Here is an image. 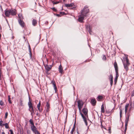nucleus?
<instances>
[{
  "label": "nucleus",
  "instance_id": "obj_1",
  "mask_svg": "<svg viewBox=\"0 0 134 134\" xmlns=\"http://www.w3.org/2000/svg\"><path fill=\"white\" fill-rule=\"evenodd\" d=\"M88 7L87 6H85L84 7L83 9L81 10V13L85 15V16H86L87 14L89 12V10L87 9Z\"/></svg>",
  "mask_w": 134,
  "mask_h": 134
},
{
  "label": "nucleus",
  "instance_id": "obj_2",
  "mask_svg": "<svg viewBox=\"0 0 134 134\" xmlns=\"http://www.w3.org/2000/svg\"><path fill=\"white\" fill-rule=\"evenodd\" d=\"M83 13H81L80 15L78 16V21L80 23H82L83 22V20L84 19L85 17L86 16H85V15L83 14Z\"/></svg>",
  "mask_w": 134,
  "mask_h": 134
},
{
  "label": "nucleus",
  "instance_id": "obj_3",
  "mask_svg": "<svg viewBox=\"0 0 134 134\" xmlns=\"http://www.w3.org/2000/svg\"><path fill=\"white\" fill-rule=\"evenodd\" d=\"M78 106L80 111H81V109L83 106V103L82 100H79L77 101Z\"/></svg>",
  "mask_w": 134,
  "mask_h": 134
},
{
  "label": "nucleus",
  "instance_id": "obj_4",
  "mask_svg": "<svg viewBox=\"0 0 134 134\" xmlns=\"http://www.w3.org/2000/svg\"><path fill=\"white\" fill-rule=\"evenodd\" d=\"M31 129L35 134H40V133L37 130V129L35 126H31Z\"/></svg>",
  "mask_w": 134,
  "mask_h": 134
},
{
  "label": "nucleus",
  "instance_id": "obj_5",
  "mask_svg": "<svg viewBox=\"0 0 134 134\" xmlns=\"http://www.w3.org/2000/svg\"><path fill=\"white\" fill-rule=\"evenodd\" d=\"M80 114L81 115V116L82 117L83 119V121H84L86 125V126L87 125V119L88 118H87V117L85 115H83L81 112L80 111Z\"/></svg>",
  "mask_w": 134,
  "mask_h": 134
},
{
  "label": "nucleus",
  "instance_id": "obj_6",
  "mask_svg": "<svg viewBox=\"0 0 134 134\" xmlns=\"http://www.w3.org/2000/svg\"><path fill=\"white\" fill-rule=\"evenodd\" d=\"M28 105L29 107V110L31 112V110L34 109L33 107L31 102L30 101V98L29 99V102L28 103Z\"/></svg>",
  "mask_w": 134,
  "mask_h": 134
},
{
  "label": "nucleus",
  "instance_id": "obj_7",
  "mask_svg": "<svg viewBox=\"0 0 134 134\" xmlns=\"http://www.w3.org/2000/svg\"><path fill=\"white\" fill-rule=\"evenodd\" d=\"M18 21L19 24L21 27L23 28H24L25 25L24 22L23 20H22L21 19H18Z\"/></svg>",
  "mask_w": 134,
  "mask_h": 134
},
{
  "label": "nucleus",
  "instance_id": "obj_8",
  "mask_svg": "<svg viewBox=\"0 0 134 134\" xmlns=\"http://www.w3.org/2000/svg\"><path fill=\"white\" fill-rule=\"evenodd\" d=\"M10 14L12 15H15L16 14V10L14 9H10Z\"/></svg>",
  "mask_w": 134,
  "mask_h": 134
},
{
  "label": "nucleus",
  "instance_id": "obj_9",
  "mask_svg": "<svg viewBox=\"0 0 134 134\" xmlns=\"http://www.w3.org/2000/svg\"><path fill=\"white\" fill-rule=\"evenodd\" d=\"M82 112L87 117V118H88V110L86 108H83L82 109Z\"/></svg>",
  "mask_w": 134,
  "mask_h": 134
},
{
  "label": "nucleus",
  "instance_id": "obj_10",
  "mask_svg": "<svg viewBox=\"0 0 134 134\" xmlns=\"http://www.w3.org/2000/svg\"><path fill=\"white\" fill-rule=\"evenodd\" d=\"M45 69L47 71H49L51 69L52 67V66L51 65H46L44 66Z\"/></svg>",
  "mask_w": 134,
  "mask_h": 134
},
{
  "label": "nucleus",
  "instance_id": "obj_11",
  "mask_svg": "<svg viewBox=\"0 0 134 134\" xmlns=\"http://www.w3.org/2000/svg\"><path fill=\"white\" fill-rule=\"evenodd\" d=\"M4 12L6 16L7 17H9L10 15V10H4Z\"/></svg>",
  "mask_w": 134,
  "mask_h": 134
},
{
  "label": "nucleus",
  "instance_id": "obj_12",
  "mask_svg": "<svg viewBox=\"0 0 134 134\" xmlns=\"http://www.w3.org/2000/svg\"><path fill=\"white\" fill-rule=\"evenodd\" d=\"M114 66L115 69L116 73H118V67L116 62H115L114 64Z\"/></svg>",
  "mask_w": 134,
  "mask_h": 134
},
{
  "label": "nucleus",
  "instance_id": "obj_13",
  "mask_svg": "<svg viewBox=\"0 0 134 134\" xmlns=\"http://www.w3.org/2000/svg\"><path fill=\"white\" fill-rule=\"evenodd\" d=\"M52 83L54 87V89L55 90V92H56L57 90V87L56 86L54 80H52Z\"/></svg>",
  "mask_w": 134,
  "mask_h": 134
},
{
  "label": "nucleus",
  "instance_id": "obj_14",
  "mask_svg": "<svg viewBox=\"0 0 134 134\" xmlns=\"http://www.w3.org/2000/svg\"><path fill=\"white\" fill-rule=\"evenodd\" d=\"M109 79L110 80V84L111 86L113 83V77L112 75H111L109 77Z\"/></svg>",
  "mask_w": 134,
  "mask_h": 134
},
{
  "label": "nucleus",
  "instance_id": "obj_15",
  "mask_svg": "<svg viewBox=\"0 0 134 134\" xmlns=\"http://www.w3.org/2000/svg\"><path fill=\"white\" fill-rule=\"evenodd\" d=\"M40 106L41 101H40L39 103L37 105V108L39 112H41L42 111V109L41 108H40Z\"/></svg>",
  "mask_w": 134,
  "mask_h": 134
},
{
  "label": "nucleus",
  "instance_id": "obj_16",
  "mask_svg": "<svg viewBox=\"0 0 134 134\" xmlns=\"http://www.w3.org/2000/svg\"><path fill=\"white\" fill-rule=\"evenodd\" d=\"M91 103L93 105H95L96 103V101L95 99H92L91 100Z\"/></svg>",
  "mask_w": 134,
  "mask_h": 134
},
{
  "label": "nucleus",
  "instance_id": "obj_17",
  "mask_svg": "<svg viewBox=\"0 0 134 134\" xmlns=\"http://www.w3.org/2000/svg\"><path fill=\"white\" fill-rule=\"evenodd\" d=\"M119 76V73H116V77L114 79L115 84L117 81L118 77Z\"/></svg>",
  "mask_w": 134,
  "mask_h": 134
},
{
  "label": "nucleus",
  "instance_id": "obj_18",
  "mask_svg": "<svg viewBox=\"0 0 134 134\" xmlns=\"http://www.w3.org/2000/svg\"><path fill=\"white\" fill-rule=\"evenodd\" d=\"M129 64H127L124 63V69H125L126 71H127L129 69L128 68V66Z\"/></svg>",
  "mask_w": 134,
  "mask_h": 134
},
{
  "label": "nucleus",
  "instance_id": "obj_19",
  "mask_svg": "<svg viewBox=\"0 0 134 134\" xmlns=\"http://www.w3.org/2000/svg\"><path fill=\"white\" fill-rule=\"evenodd\" d=\"M86 28L87 29L88 28V32L90 34H91V33L92 32V31H91V26H88V25H87L86 26Z\"/></svg>",
  "mask_w": 134,
  "mask_h": 134
},
{
  "label": "nucleus",
  "instance_id": "obj_20",
  "mask_svg": "<svg viewBox=\"0 0 134 134\" xmlns=\"http://www.w3.org/2000/svg\"><path fill=\"white\" fill-rule=\"evenodd\" d=\"M46 111H48L49 110V109L50 108V104L48 102H47L46 105Z\"/></svg>",
  "mask_w": 134,
  "mask_h": 134
},
{
  "label": "nucleus",
  "instance_id": "obj_21",
  "mask_svg": "<svg viewBox=\"0 0 134 134\" xmlns=\"http://www.w3.org/2000/svg\"><path fill=\"white\" fill-rule=\"evenodd\" d=\"M130 115L128 114H127V116L126 118V119L125 120V123H128L129 120V118L130 116Z\"/></svg>",
  "mask_w": 134,
  "mask_h": 134
},
{
  "label": "nucleus",
  "instance_id": "obj_22",
  "mask_svg": "<svg viewBox=\"0 0 134 134\" xmlns=\"http://www.w3.org/2000/svg\"><path fill=\"white\" fill-rule=\"evenodd\" d=\"M74 5V3H71L70 4H65V6L66 7H72Z\"/></svg>",
  "mask_w": 134,
  "mask_h": 134
},
{
  "label": "nucleus",
  "instance_id": "obj_23",
  "mask_svg": "<svg viewBox=\"0 0 134 134\" xmlns=\"http://www.w3.org/2000/svg\"><path fill=\"white\" fill-rule=\"evenodd\" d=\"M103 98V97L102 96L99 95L98 96L97 99L98 101H100V100L102 99Z\"/></svg>",
  "mask_w": 134,
  "mask_h": 134
},
{
  "label": "nucleus",
  "instance_id": "obj_24",
  "mask_svg": "<svg viewBox=\"0 0 134 134\" xmlns=\"http://www.w3.org/2000/svg\"><path fill=\"white\" fill-rule=\"evenodd\" d=\"M105 112L104 108V104H103L101 106V112L102 113H104Z\"/></svg>",
  "mask_w": 134,
  "mask_h": 134
},
{
  "label": "nucleus",
  "instance_id": "obj_25",
  "mask_svg": "<svg viewBox=\"0 0 134 134\" xmlns=\"http://www.w3.org/2000/svg\"><path fill=\"white\" fill-rule=\"evenodd\" d=\"M59 71L60 72L62 73L63 72V69L61 65H60L59 68Z\"/></svg>",
  "mask_w": 134,
  "mask_h": 134
},
{
  "label": "nucleus",
  "instance_id": "obj_26",
  "mask_svg": "<svg viewBox=\"0 0 134 134\" xmlns=\"http://www.w3.org/2000/svg\"><path fill=\"white\" fill-rule=\"evenodd\" d=\"M37 21L35 19H33L32 21V24L34 26L36 25V24H37Z\"/></svg>",
  "mask_w": 134,
  "mask_h": 134
},
{
  "label": "nucleus",
  "instance_id": "obj_27",
  "mask_svg": "<svg viewBox=\"0 0 134 134\" xmlns=\"http://www.w3.org/2000/svg\"><path fill=\"white\" fill-rule=\"evenodd\" d=\"M29 53H29L30 55V58H31V57H32V52H31V48L30 47L29 45Z\"/></svg>",
  "mask_w": 134,
  "mask_h": 134
},
{
  "label": "nucleus",
  "instance_id": "obj_28",
  "mask_svg": "<svg viewBox=\"0 0 134 134\" xmlns=\"http://www.w3.org/2000/svg\"><path fill=\"white\" fill-rule=\"evenodd\" d=\"M29 121L30 122V124L32 125L31 126H34V123L33 122V120L32 119H30L29 120Z\"/></svg>",
  "mask_w": 134,
  "mask_h": 134
},
{
  "label": "nucleus",
  "instance_id": "obj_29",
  "mask_svg": "<svg viewBox=\"0 0 134 134\" xmlns=\"http://www.w3.org/2000/svg\"><path fill=\"white\" fill-rule=\"evenodd\" d=\"M128 123H125V133L127 129V126Z\"/></svg>",
  "mask_w": 134,
  "mask_h": 134
},
{
  "label": "nucleus",
  "instance_id": "obj_30",
  "mask_svg": "<svg viewBox=\"0 0 134 134\" xmlns=\"http://www.w3.org/2000/svg\"><path fill=\"white\" fill-rule=\"evenodd\" d=\"M4 125L5 126V128L7 129H8L9 128V126L8 125V124L7 123H5L4 124Z\"/></svg>",
  "mask_w": 134,
  "mask_h": 134
},
{
  "label": "nucleus",
  "instance_id": "obj_31",
  "mask_svg": "<svg viewBox=\"0 0 134 134\" xmlns=\"http://www.w3.org/2000/svg\"><path fill=\"white\" fill-rule=\"evenodd\" d=\"M122 110L121 109H120V118H121L122 117Z\"/></svg>",
  "mask_w": 134,
  "mask_h": 134
},
{
  "label": "nucleus",
  "instance_id": "obj_32",
  "mask_svg": "<svg viewBox=\"0 0 134 134\" xmlns=\"http://www.w3.org/2000/svg\"><path fill=\"white\" fill-rule=\"evenodd\" d=\"M8 101L9 103L10 104L12 103V102L10 100V97L9 96H8Z\"/></svg>",
  "mask_w": 134,
  "mask_h": 134
},
{
  "label": "nucleus",
  "instance_id": "obj_33",
  "mask_svg": "<svg viewBox=\"0 0 134 134\" xmlns=\"http://www.w3.org/2000/svg\"><path fill=\"white\" fill-rule=\"evenodd\" d=\"M52 2L53 4H56L59 3V2H54L53 1H52Z\"/></svg>",
  "mask_w": 134,
  "mask_h": 134
},
{
  "label": "nucleus",
  "instance_id": "obj_34",
  "mask_svg": "<svg viewBox=\"0 0 134 134\" xmlns=\"http://www.w3.org/2000/svg\"><path fill=\"white\" fill-rule=\"evenodd\" d=\"M3 121L2 120L0 121V126H3L4 125V124H3Z\"/></svg>",
  "mask_w": 134,
  "mask_h": 134
},
{
  "label": "nucleus",
  "instance_id": "obj_35",
  "mask_svg": "<svg viewBox=\"0 0 134 134\" xmlns=\"http://www.w3.org/2000/svg\"><path fill=\"white\" fill-rule=\"evenodd\" d=\"M125 59H126V64H129V60H128L127 57H126V58Z\"/></svg>",
  "mask_w": 134,
  "mask_h": 134
},
{
  "label": "nucleus",
  "instance_id": "obj_36",
  "mask_svg": "<svg viewBox=\"0 0 134 134\" xmlns=\"http://www.w3.org/2000/svg\"><path fill=\"white\" fill-rule=\"evenodd\" d=\"M0 105L2 106H3L4 105V103L2 100L0 101Z\"/></svg>",
  "mask_w": 134,
  "mask_h": 134
},
{
  "label": "nucleus",
  "instance_id": "obj_37",
  "mask_svg": "<svg viewBox=\"0 0 134 134\" xmlns=\"http://www.w3.org/2000/svg\"><path fill=\"white\" fill-rule=\"evenodd\" d=\"M75 128L74 127H73V128L72 129L70 133L71 134H72L73 132H74V130H75Z\"/></svg>",
  "mask_w": 134,
  "mask_h": 134
},
{
  "label": "nucleus",
  "instance_id": "obj_38",
  "mask_svg": "<svg viewBox=\"0 0 134 134\" xmlns=\"http://www.w3.org/2000/svg\"><path fill=\"white\" fill-rule=\"evenodd\" d=\"M51 9H52L53 11L56 12L57 11V10L55 9V8L54 7H53L52 8H51Z\"/></svg>",
  "mask_w": 134,
  "mask_h": 134
},
{
  "label": "nucleus",
  "instance_id": "obj_39",
  "mask_svg": "<svg viewBox=\"0 0 134 134\" xmlns=\"http://www.w3.org/2000/svg\"><path fill=\"white\" fill-rule=\"evenodd\" d=\"M8 113L7 112H6L5 114V119H6L7 118V117L8 115Z\"/></svg>",
  "mask_w": 134,
  "mask_h": 134
},
{
  "label": "nucleus",
  "instance_id": "obj_40",
  "mask_svg": "<svg viewBox=\"0 0 134 134\" xmlns=\"http://www.w3.org/2000/svg\"><path fill=\"white\" fill-rule=\"evenodd\" d=\"M102 59L103 60H105L106 59V58L105 55H104L103 56Z\"/></svg>",
  "mask_w": 134,
  "mask_h": 134
},
{
  "label": "nucleus",
  "instance_id": "obj_41",
  "mask_svg": "<svg viewBox=\"0 0 134 134\" xmlns=\"http://www.w3.org/2000/svg\"><path fill=\"white\" fill-rule=\"evenodd\" d=\"M129 105V104H126L125 106V109H127Z\"/></svg>",
  "mask_w": 134,
  "mask_h": 134
},
{
  "label": "nucleus",
  "instance_id": "obj_42",
  "mask_svg": "<svg viewBox=\"0 0 134 134\" xmlns=\"http://www.w3.org/2000/svg\"><path fill=\"white\" fill-rule=\"evenodd\" d=\"M19 18V19H21V18H22V16L21 15L20 16L19 15H18Z\"/></svg>",
  "mask_w": 134,
  "mask_h": 134
},
{
  "label": "nucleus",
  "instance_id": "obj_43",
  "mask_svg": "<svg viewBox=\"0 0 134 134\" xmlns=\"http://www.w3.org/2000/svg\"><path fill=\"white\" fill-rule=\"evenodd\" d=\"M9 131L10 132V134H14L13 131L12 130H10Z\"/></svg>",
  "mask_w": 134,
  "mask_h": 134
},
{
  "label": "nucleus",
  "instance_id": "obj_44",
  "mask_svg": "<svg viewBox=\"0 0 134 134\" xmlns=\"http://www.w3.org/2000/svg\"><path fill=\"white\" fill-rule=\"evenodd\" d=\"M131 96L132 97L134 96V90H133L132 92V93L131 94Z\"/></svg>",
  "mask_w": 134,
  "mask_h": 134
},
{
  "label": "nucleus",
  "instance_id": "obj_45",
  "mask_svg": "<svg viewBox=\"0 0 134 134\" xmlns=\"http://www.w3.org/2000/svg\"><path fill=\"white\" fill-rule=\"evenodd\" d=\"M54 15H55L58 17H60V16H60V14H54Z\"/></svg>",
  "mask_w": 134,
  "mask_h": 134
},
{
  "label": "nucleus",
  "instance_id": "obj_46",
  "mask_svg": "<svg viewBox=\"0 0 134 134\" xmlns=\"http://www.w3.org/2000/svg\"><path fill=\"white\" fill-rule=\"evenodd\" d=\"M60 14H65V13L64 12H60Z\"/></svg>",
  "mask_w": 134,
  "mask_h": 134
},
{
  "label": "nucleus",
  "instance_id": "obj_47",
  "mask_svg": "<svg viewBox=\"0 0 134 134\" xmlns=\"http://www.w3.org/2000/svg\"><path fill=\"white\" fill-rule=\"evenodd\" d=\"M30 112L33 113L34 114H35L34 110V109H33L32 110H31V112Z\"/></svg>",
  "mask_w": 134,
  "mask_h": 134
},
{
  "label": "nucleus",
  "instance_id": "obj_48",
  "mask_svg": "<svg viewBox=\"0 0 134 134\" xmlns=\"http://www.w3.org/2000/svg\"><path fill=\"white\" fill-rule=\"evenodd\" d=\"M127 109H125V114L126 115V113L127 112Z\"/></svg>",
  "mask_w": 134,
  "mask_h": 134
},
{
  "label": "nucleus",
  "instance_id": "obj_49",
  "mask_svg": "<svg viewBox=\"0 0 134 134\" xmlns=\"http://www.w3.org/2000/svg\"><path fill=\"white\" fill-rule=\"evenodd\" d=\"M110 130H111V128H109V129L108 130H109V132L110 133H111V131H110Z\"/></svg>",
  "mask_w": 134,
  "mask_h": 134
},
{
  "label": "nucleus",
  "instance_id": "obj_50",
  "mask_svg": "<svg viewBox=\"0 0 134 134\" xmlns=\"http://www.w3.org/2000/svg\"><path fill=\"white\" fill-rule=\"evenodd\" d=\"M106 112L107 113H110V111H106Z\"/></svg>",
  "mask_w": 134,
  "mask_h": 134
},
{
  "label": "nucleus",
  "instance_id": "obj_51",
  "mask_svg": "<svg viewBox=\"0 0 134 134\" xmlns=\"http://www.w3.org/2000/svg\"><path fill=\"white\" fill-rule=\"evenodd\" d=\"M113 109H112L111 111H110V113H111L113 112Z\"/></svg>",
  "mask_w": 134,
  "mask_h": 134
},
{
  "label": "nucleus",
  "instance_id": "obj_52",
  "mask_svg": "<svg viewBox=\"0 0 134 134\" xmlns=\"http://www.w3.org/2000/svg\"><path fill=\"white\" fill-rule=\"evenodd\" d=\"M33 114L31 112V115H32V116H33Z\"/></svg>",
  "mask_w": 134,
  "mask_h": 134
},
{
  "label": "nucleus",
  "instance_id": "obj_53",
  "mask_svg": "<svg viewBox=\"0 0 134 134\" xmlns=\"http://www.w3.org/2000/svg\"><path fill=\"white\" fill-rule=\"evenodd\" d=\"M48 22L47 21L45 23V24H48Z\"/></svg>",
  "mask_w": 134,
  "mask_h": 134
},
{
  "label": "nucleus",
  "instance_id": "obj_54",
  "mask_svg": "<svg viewBox=\"0 0 134 134\" xmlns=\"http://www.w3.org/2000/svg\"><path fill=\"white\" fill-rule=\"evenodd\" d=\"M2 134H5V133L4 132H3L2 133Z\"/></svg>",
  "mask_w": 134,
  "mask_h": 134
},
{
  "label": "nucleus",
  "instance_id": "obj_55",
  "mask_svg": "<svg viewBox=\"0 0 134 134\" xmlns=\"http://www.w3.org/2000/svg\"><path fill=\"white\" fill-rule=\"evenodd\" d=\"M38 113H36V115H38Z\"/></svg>",
  "mask_w": 134,
  "mask_h": 134
},
{
  "label": "nucleus",
  "instance_id": "obj_56",
  "mask_svg": "<svg viewBox=\"0 0 134 134\" xmlns=\"http://www.w3.org/2000/svg\"><path fill=\"white\" fill-rule=\"evenodd\" d=\"M77 134H80L78 131L77 132Z\"/></svg>",
  "mask_w": 134,
  "mask_h": 134
},
{
  "label": "nucleus",
  "instance_id": "obj_57",
  "mask_svg": "<svg viewBox=\"0 0 134 134\" xmlns=\"http://www.w3.org/2000/svg\"><path fill=\"white\" fill-rule=\"evenodd\" d=\"M23 38L25 39V36H23Z\"/></svg>",
  "mask_w": 134,
  "mask_h": 134
},
{
  "label": "nucleus",
  "instance_id": "obj_58",
  "mask_svg": "<svg viewBox=\"0 0 134 134\" xmlns=\"http://www.w3.org/2000/svg\"><path fill=\"white\" fill-rule=\"evenodd\" d=\"M27 133H28V131H27Z\"/></svg>",
  "mask_w": 134,
  "mask_h": 134
},
{
  "label": "nucleus",
  "instance_id": "obj_59",
  "mask_svg": "<svg viewBox=\"0 0 134 134\" xmlns=\"http://www.w3.org/2000/svg\"><path fill=\"white\" fill-rule=\"evenodd\" d=\"M133 107H134V103H133Z\"/></svg>",
  "mask_w": 134,
  "mask_h": 134
},
{
  "label": "nucleus",
  "instance_id": "obj_60",
  "mask_svg": "<svg viewBox=\"0 0 134 134\" xmlns=\"http://www.w3.org/2000/svg\"><path fill=\"white\" fill-rule=\"evenodd\" d=\"M63 1H65V0H63Z\"/></svg>",
  "mask_w": 134,
  "mask_h": 134
},
{
  "label": "nucleus",
  "instance_id": "obj_61",
  "mask_svg": "<svg viewBox=\"0 0 134 134\" xmlns=\"http://www.w3.org/2000/svg\"><path fill=\"white\" fill-rule=\"evenodd\" d=\"M73 88H74V87H73Z\"/></svg>",
  "mask_w": 134,
  "mask_h": 134
},
{
  "label": "nucleus",
  "instance_id": "obj_62",
  "mask_svg": "<svg viewBox=\"0 0 134 134\" xmlns=\"http://www.w3.org/2000/svg\"><path fill=\"white\" fill-rule=\"evenodd\" d=\"M8 134H9V133H8Z\"/></svg>",
  "mask_w": 134,
  "mask_h": 134
}]
</instances>
